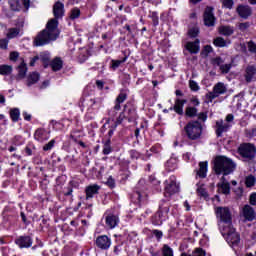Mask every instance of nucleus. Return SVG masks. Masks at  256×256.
Wrapping results in <instances>:
<instances>
[{"mask_svg": "<svg viewBox=\"0 0 256 256\" xmlns=\"http://www.w3.org/2000/svg\"><path fill=\"white\" fill-rule=\"evenodd\" d=\"M237 165L231 158L227 156H216L213 161L212 171L217 177L231 175L235 171Z\"/></svg>", "mask_w": 256, "mask_h": 256, "instance_id": "nucleus-1", "label": "nucleus"}, {"mask_svg": "<svg viewBox=\"0 0 256 256\" xmlns=\"http://www.w3.org/2000/svg\"><path fill=\"white\" fill-rule=\"evenodd\" d=\"M149 188L145 181L140 180L130 193V201L136 207H143L149 203Z\"/></svg>", "mask_w": 256, "mask_h": 256, "instance_id": "nucleus-2", "label": "nucleus"}, {"mask_svg": "<svg viewBox=\"0 0 256 256\" xmlns=\"http://www.w3.org/2000/svg\"><path fill=\"white\" fill-rule=\"evenodd\" d=\"M171 200L162 199L159 202L158 210L151 216L150 221L155 227H161L167 219H169V211L171 210Z\"/></svg>", "mask_w": 256, "mask_h": 256, "instance_id": "nucleus-3", "label": "nucleus"}, {"mask_svg": "<svg viewBox=\"0 0 256 256\" xmlns=\"http://www.w3.org/2000/svg\"><path fill=\"white\" fill-rule=\"evenodd\" d=\"M118 123H123V121H128V123H135L137 119H139V115L137 114V104L135 101L129 100L123 106L122 112L119 113V116L116 118Z\"/></svg>", "mask_w": 256, "mask_h": 256, "instance_id": "nucleus-4", "label": "nucleus"}, {"mask_svg": "<svg viewBox=\"0 0 256 256\" xmlns=\"http://www.w3.org/2000/svg\"><path fill=\"white\" fill-rule=\"evenodd\" d=\"M184 133L189 141H197L203 135V124L199 120H191L184 126Z\"/></svg>", "mask_w": 256, "mask_h": 256, "instance_id": "nucleus-5", "label": "nucleus"}, {"mask_svg": "<svg viewBox=\"0 0 256 256\" xmlns=\"http://www.w3.org/2000/svg\"><path fill=\"white\" fill-rule=\"evenodd\" d=\"M128 97H129V89L127 88L121 89L114 101V106L108 111L109 117H112V119H115V117H117L119 111H121V104L125 103V100Z\"/></svg>", "mask_w": 256, "mask_h": 256, "instance_id": "nucleus-6", "label": "nucleus"}, {"mask_svg": "<svg viewBox=\"0 0 256 256\" xmlns=\"http://www.w3.org/2000/svg\"><path fill=\"white\" fill-rule=\"evenodd\" d=\"M59 34L49 33L47 29L42 30L34 39V45L36 47H43V45H49L51 41H57Z\"/></svg>", "mask_w": 256, "mask_h": 256, "instance_id": "nucleus-7", "label": "nucleus"}, {"mask_svg": "<svg viewBox=\"0 0 256 256\" xmlns=\"http://www.w3.org/2000/svg\"><path fill=\"white\" fill-rule=\"evenodd\" d=\"M119 125H121V123H118V120H114L112 118H107L106 122L103 124V126L101 127L100 131L101 133L105 134L104 135V139H106V141H111V138L113 137V135L115 134V131H117V127H119Z\"/></svg>", "mask_w": 256, "mask_h": 256, "instance_id": "nucleus-8", "label": "nucleus"}, {"mask_svg": "<svg viewBox=\"0 0 256 256\" xmlns=\"http://www.w3.org/2000/svg\"><path fill=\"white\" fill-rule=\"evenodd\" d=\"M164 185V199H169L171 201V197L179 193V184L175 181V176H171L169 180H166Z\"/></svg>", "mask_w": 256, "mask_h": 256, "instance_id": "nucleus-9", "label": "nucleus"}, {"mask_svg": "<svg viewBox=\"0 0 256 256\" xmlns=\"http://www.w3.org/2000/svg\"><path fill=\"white\" fill-rule=\"evenodd\" d=\"M238 154L243 157V159H255L256 147L252 143H242L238 147Z\"/></svg>", "mask_w": 256, "mask_h": 256, "instance_id": "nucleus-10", "label": "nucleus"}, {"mask_svg": "<svg viewBox=\"0 0 256 256\" xmlns=\"http://www.w3.org/2000/svg\"><path fill=\"white\" fill-rule=\"evenodd\" d=\"M2 217L5 223H9V225H13L19 219V213L17 212V208L13 206H5L2 211Z\"/></svg>", "mask_w": 256, "mask_h": 256, "instance_id": "nucleus-11", "label": "nucleus"}, {"mask_svg": "<svg viewBox=\"0 0 256 256\" xmlns=\"http://www.w3.org/2000/svg\"><path fill=\"white\" fill-rule=\"evenodd\" d=\"M203 23L205 27H215L217 17H215V8L213 6H206L203 12Z\"/></svg>", "mask_w": 256, "mask_h": 256, "instance_id": "nucleus-12", "label": "nucleus"}, {"mask_svg": "<svg viewBox=\"0 0 256 256\" xmlns=\"http://www.w3.org/2000/svg\"><path fill=\"white\" fill-rule=\"evenodd\" d=\"M216 217H220L222 223L226 225L233 224V217L231 216V210L228 207L219 206L215 210Z\"/></svg>", "mask_w": 256, "mask_h": 256, "instance_id": "nucleus-13", "label": "nucleus"}, {"mask_svg": "<svg viewBox=\"0 0 256 256\" xmlns=\"http://www.w3.org/2000/svg\"><path fill=\"white\" fill-rule=\"evenodd\" d=\"M111 243V237L107 235H99L94 241L95 246L97 249H100V251H109V249H111Z\"/></svg>", "mask_w": 256, "mask_h": 256, "instance_id": "nucleus-14", "label": "nucleus"}, {"mask_svg": "<svg viewBox=\"0 0 256 256\" xmlns=\"http://www.w3.org/2000/svg\"><path fill=\"white\" fill-rule=\"evenodd\" d=\"M185 105H187V99L176 97L174 99V105L169 108V111H174L176 115L183 117L185 115Z\"/></svg>", "mask_w": 256, "mask_h": 256, "instance_id": "nucleus-15", "label": "nucleus"}, {"mask_svg": "<svg viewBox=\"0 0 256 256\" xmlns=\"http://www.w3.org/2000/svg\"><path fill=\"white\" fill-rule=\"evenodd\" d=\"M14 243L19 249H29L33 246V237L29 235L18 236Z\"/></svg>", "mask_w": 256, "mask_h": 256, "instance_id": "nucleus-16", "label": "nucleus"}, {"mask_svg": "<svg viewBox=\"0 0 256 256\" xmlns=\"http://www.w3.org/2000/svg\"><path fill=\"white\" fill-rule=\"evenodd\" d=\"M229 129H231V124L225 123L223 119L216 121L215 134L218 139L223 137V133L229 132Z\"/></svg>", "mask_w": 256, "mask_h": 256, "instance_id": "nucleus-17", "label": "nucleus"}, {"mask_svg": "<svg viewBox=\"0 0 256 256\" xmlns=\"http://www.w3.org/2000/svg\"><path fill=\"white\" fill-rule=\"evenodd\" d=\"M50 137L51 132L45 128H37L34 132V139L35 141H38V143L49 141Z\"/></svg>", "mask_w": 256, "mask_h": 256, "instance_id": "nucleus-18", "label": "nucleus"}, {"mask_svg": "<svg viewBox=\"0 0 256 256\" xmlns=\"http://www.w3.org/2000/svg\"><path fill=\"white\" fill-rule=\"evenodd\" d=\"M81 137H83V131L79 129H74L70 133V139L74 141L77 145H80L82 149H87V144L81 140Z\"/></svg>", "mask_w": 256, "mask_h": 256, "instance_id": "nucleus-19", "label": "nucleus"}, {"mask_svg": "<svg viewBox=\"0 0 256 256\" xmlns=\"http://www.w3.org/2000/svg\"><path fill=\"white\" fill-rule=\"evenodd\" d=\"M104 217H105L106 227H108V229H115V227L119 225V216L113 213H109V214L105 213Z\"/></svg>", "mask_w": 256, "mask_h": 256, "instance_id": "nucleus-20", "label": "nucleus"}, {"mask_svg": "<svg viewBox=\"0 0 256 256\" xmlns=\"http://www.w3.org/2000/svg\"><path fill=\"white\" fill-rule=\"evenodd\" d=\"M53 15L54 19H63V17H65V4L61 1H57L53 5Z\"/></svg>", "mask_w": 256, "mask_h": 256, "instance_id": "nucleus-21", "label": "nucleus"}, {"mask_svg": "<svg viewBox=\"0 0 256 256\" xmlns=\"http://www.w3.org/2000/svg\"><path fill=\"white\" fill-rule=\"evenodd\" d=\"M236 13H238L241 19H249V17H251L252 10L250 6L240 4L236 8Z\"/></svg>", "mask_w": 256, "mask_h": 256, "instance_id": "nucleus-22", "label": "nucleus"}, {"mask_svg": "<svg viewBox=\"0 0 256 256\" xmlns=\"http://www.w3.org/2000/svg\"><path fill=\"white\" fill-rule=\"evenodd\" d=\"M201 41L199 39H196L193 42H187L185 45L186 51L190 52L191 55H197L199 51L201 50L200 46Z\"/></svg>", "mask_w": 256, "mask_h": 256, "instance_id": "nucleus-23", "label": "nucleus"}, {"mask_svg": "<svg viewBox=\"0 0 256 256\" xmlns=\"http://www.w3.org/2000/svg\"><path fill=\"white\" fill-rule=\"evenodd\" d=\"M101 190V186L98 184H92L85 188L86 200L93 199L95 195H99V191Z\"/></svg>", "mask_w": 256, "mask_h": 256, "instance_id": "nucleus-24", "label": "nucleus"}, {"mask_svg": "<svg viewBox=\"0 0 256 256\" xmlns=\"http://www.w3.org/2000/svg\"><path fill=\"white\" fill-rule=\"evenodd\" d=\"M164 167L167 173H173V171H177V169H179V159L171 157L168 161H166Z\"/></svg>", "mask_w": 256, "mask_h": 256, "instance_id": "nucleus-25", "label": "nucleus"}, {"mask_svg": "<svg viewBox=\"0 0 256 256\" xmlns=\"http://www.w3.org/2000/svg\"><path fill=\"white\" fill-rule=\"evenodd\" d=\"M207 171H209V162H199V169L196 170V175L199 179H205L207 177Z\"/></svg>", "mask_w": 256, "mask_h": 256, "instance_id": "nucleus-26", "label": "nucleus"}, {"mask_svg": "<svg viewBox=\"0 0 256 256\" xmlns=\"http://www.w3.org/2000/svg\"><path fill=\"white\" fill-rule=\"evenodd\" d=\"M218 33L223 37H231L235 33V27L231 25H220L218 27Z\"/></svg>", "mask_w": 256, "mask_h": 256, "instance_id": "nucleus-27", "label": "nucleus"}, {"mask_svg": "<svg viewBox=\"0 0 256 256\" xmlns=\"http://www.w3.org/2000/svg\"><path fill=\"white\" fill-rule=\"evenodd\" d=\"M24 26L25 24L23 22H18L15 28H9L7 33V39H15V37H17L19 33H21V29H23Z\"/></svg>", "mask_w": 256, "mask_h": 256, "instance_id": "nucleus-28", "label": "nucleus"}, {"mask_svg": "<svg viewBox=\"0 0 256 256\" xmlns=\"http://www.w3.org/2000/svg\"><path fill=\"white\" fill-rule=\"evenodd\" d=\"M243 217L246 221H254L255 220V209L251 207L249 204H246L243 207Z\"/></svg>", "mask_w": 256, "mask_h": 256, "instance_id": "nucleus-29", "label": "nucleus"}, {"mask_svg": "<svg viewBox=\"0 0 256 256\" xmlns=\"http://www.w3.org/2000/svg\"><path fill=\"white\" fill-rule=\"evenodd\" d=\"M127 59H129V56H127L126 54H124V57L120 60L112 59L110 61L109 69H111V71H117V69H119V67H121L123 63L127 62Z\"/></svg>", "mask_w": 256, "mask_h": 256, "instance_id": "nucleus-30", "label": "nucleus"}, {"mask_svg": "<svg viewBox=\"0 0 256 256\" xmlns=\"http://www.w3.org/2000/svg\"><path fill=\"white\" fill-rule=\"evenodd\" d=\"M218 193L222 195H231V184L229 182H220L217 184Z\"/></svg>", "mask_w": 256, "mask_h": 256, "instance_id": "nucleus-31", "label": "nucleus"}, {"mask_svg": "<svg viewBox=\"0 0 256 256\" xmlns=\"http://www.w3.org/2000/svg\"><path fill=\"white\" fill-rule=\"evenodd\" d=\"M245 73V80L247 81V83H251V81H253V77H255L256 75V67L253 65L247 66Z\"/></svg>", "mask_w": 256, "mask_h": 256, "instance_id": "nucleus-32", "label": "nucleus"}, {"mask_svg": "<svg viewBox=\"0 0 256 256\" xmlns=\"http://www.w3.org/2000/svg\"><path fill=\"white\" fill-rule=\"evenodd\" d=\"M58 27H59V19L52 18L46 24V31H48L49 33H55Z\"/></svg>", "mask_w": 256, "mask_h": 256, "instance_id": "nucleus-33", "label": "nucleus"}, {"mask_svg": "<svg viewBox=\"0 0 256 256\" xmlns=\"http://www.w3.org/2000/svg\"><path fill=\"white\" fill-rule=\"evenodd\" d=\"M213 91L218 97L219 95H225L227 93V86L223 82H218L214 85Z\"/></svg>", "mask_w": 256, "mask_h": 256, "instance_id": "nucleus-34", "label": "nucleus"}, {"mask_svg": "<svg viewBox=\"0 0 256 256\" xmlns=\"http://www.w3.org/2000/svg\"><path fill=\"white\" fill-rule=\"evenodd\" d=\"M73 185H75V182L70 181L68 185L62 189V191L60 192V195H63L64 197L73 198Z\"/></svg>", "mask_w": 256, "mask_h": 256, "instance_id": "nucleus-35", "label": "nucleus"}, {"mask_svg": "<svg viewBox=\"0 0 256 256\" xmlns=\"http://www.w3.org/2000/svg\"><path fill=\"white\" fill-rule=\"evenodd\" d=\"M199 110L197 109V107H193V106H187L185 108V112L184 115L185 117H188V119H195V117H197V114Z\"/></svg>", "mask_w": 256, "mask_h": 256, "instance_id": "nucleus-36", "label": "nucleus"}, {"mask_svg": "<svg viewBox=\"0 0 256 256\" xmlns=\"http://www.w3.org/2000/svg\"><path fill=\"white\" fill-rule=\"evenodd\" d=\"M49 66H51L52 71H61V69H63V60H61L59 57H56L50 61Z\"/></svg>", "mask_w": 256, "mask_h": 256, "instance_id": "nucleus-37", "label": "nucleus"}, {"mask_svg": "<svg viewBox=\"0 0 256 256\" xmlns=\"http://www.w3.org/2000/svg\"><path fill=\"white\" fill-rule=\"evenodd\" d=\"M10 119L13 123H18L21 118V111L19 108H11L9 111Z\"/></svg>", "mask_w": 256, "mask_h": 256, "instance_id": "nucleus-38", "label": "nucleus"}, {"mask_svg": "<svg viewBox=\"0 0 256 256\" xmlns=\"http://www.w3.org/2000/svg\"><path fill=\"white\" fill-rule=\"evenodd\" d=\"M41 79V75L38 72H32L29 74L27 79V85L28 87H31V85H35Z\"/></svg>", "mask_w": 256, "mask_h": 256, "instance_id": "nucleus-39", "label": "nucleus"}, {"mask_svg": "<svg viewBox=\"0 0 256 256\" xmlns=\"http://www.w3.org/2000/svg\"><path fill=\"white\" fill-rule=\"evenodd\" d=\"M161 256H175V252L173 251V248L169 246V244H163L160 249Z\"/></svg>", "mask_w": 256, "mask_h": 256, "instance_id": "nucleus-40", "label": "nucleus"}, {"mask_svg": "<svg viewBox=\"0 0 256 256\" xmlns=\"http://www.w3.org/2000/svg\"><path fill=\"white\" fill-rule=\"evenodd\" d=\"M103 105V98L97 97L90 99V107L94 110L101 109Z\"/></svg>", "mask_w": 256, "mask_h": 256, "instance_id": "nucleus-41", "label": "nucleus"}, {"mask_svg": "<svg viewBox=\"0 0 256 256\" xmlns=\"http://www.w3.org/2000/svg\"><path fill=\"white\" fill-rule=\"evenodd\" d=\"M35 151H37V146L33 142H28L26 147L24 148V153L27 157H31V155H35Z\"/></svg>", "mask_w": 256, "mask_h": 256, "instance_id": "nucleus-42", "label": "nucleus"}, {"mask_svg": "<svg viewBox=\"0 0 256 256\" xmlns=\"http://www.w3.org/2000/svg\"><path fill=\"white\" fill-rule=\"evenodd\" d=\"M39 60L41 61L44 69H47L51 64V56L47 53H41L39 56Z\"/></svg>", "mask_w": 256, "mask_h": 256, "instance_id": "nucleus-43", "label": "nucleus"}, {"mask_svg": "<svg viewBox=\"0 0 256 256\" xmlns=\"http://www.w3.org/2000/svg\"><path fill=\"white\" fill-rule=\"evenodd\" d=\"M148 18L151 19L153 27H159V13L157 11H149Z\"/></svg>", "mask_w": 256, "mask_h": 256, "instance_id": "nucleus-44", "label": "nucleus"}, {"mask_svg": "<svg viewBox=\"0 0 256 256\" xmlns=\"http://www.w3.org/2000/svg\"><path fill=\"white\" fill-rule=\"evenodd\" d=\"M228 237L230 238L232 245H238L239 243H241V236L239 235V233L228 232Z\"/></svg>", "mask_w": 256, "mask_h": 256, "instance_id": "nucleus-45", "label": "nucleus"}, {"mask_svg": "<svg viewBox=\"0 0 256 256\" xmlns=\"http://www.w3.org/2000/svg\"><path fill=\"white\" fill-rule=\"evenodd\" d=\"M128 153H129L130 159H131L132 161H137V160H139V159H142V160L145 159L144 156H143V154H142L141 152L137 151L136 149L129 150Z\"/></svg>", "mask_w": 256, "mask_h": 256, "instance_id": "nucleus-46", "label": "nucleus"}, {"mask_svg": "<svg viewBox=\"0 0 256 256\" xmlns=\"http://www.w3.org/2000/svg\"><path fill=\"white\" fill-rule=\"evenodd\" d=\"M213 45L214 47H227V40H225V38L218 36L216 38L213 39Z\"/></svg>", "mask_w": 256, "mask_h": 256, "instance_id": "nucleus-47", "label": "nucleus"}, {"mask_svg": "<svg viewBox=\"0 0 256 256\" xmlns=\"http://www.w3.org/2000/svg\"><path fill=\"white\" fill-rule=\"evenodd\" d=\"M80 17L81 10L78 7L72 8L69 14V19H71V21H75V19H79Z\"/></svg>", "mask_w": 256, "mask_h": 256, "instance_id": "nucleus-48", "label": "nucleus"}, {"mask_svg": "<svg viewBox=\"0 0 256 256\" xmlns=\"http://www.w3.org/2000/svg\"><path fill=\"white\" fill-rule=\"evenodd\" d=\"M102 153L103 155H110V153H113V147H111V140H105Z\"/></svg>", "mask_w": 256, "mask_h": 256, "instance_id": "nucleus-49", "label": "nucleus"}, {"mask_svg": "<svg viewBox=\"0 0 256 256\" xmlns=\"http://www.w3.org/2000/svg\"><path fill=\"white\" fill-rule=\"evenodd\" d=\"M13 73V66L3 64L0 65V75H11Z\"/></svg>", "mask_w": 256, "mask_h": 256, "instance_id": "nucleus-50", "label": "nucleus"}, {"mask_svg": "<svg viewBox=\"0 0 256 256\" xmlns=\"http://www.w3.org/2000/svg\"><path fill=\"white\" fill-rule=\"evenodd\" d=\"M27 75V64H25L24 62H22L19 66H18V77H20V79H24V77Z\"/></svg>", "mask_w": 256, "mask_h": 256, "instance_id": "nucleus-51", "label": "nucleus"}, {"mask_svg": "<svg viewBox=\"0 0 256 256\" xmlns=\"http://www.w3.org/2000/svg\"><path fill=\"white\" fill-rule=\"evenodd\" d=\"M50 125H52L54 131H63V129H65V124L61 121L51 120Z\"/></svg>", "mask_w": 256, "mask_h": 256, "instance_id": "nucleus-52", "label": "nucleus"}, {"mask_svg": "<svg viewBox=\"0 0 256 256\" xmlns=\"http://www.w3.org/2000/svg\"><path fill=\"white\" fill-rule=\"evenodd\" d=\"M8 4L10 5L11 11H21V2L19 0H9Z\"/></svg>", "mask_w": 256, "mask_h": 256, "instance_id": "nucleus-53", "label": "nucleus"}, {"mask_svg": "<svg viewBox=\"0 0 256 256\" xmlns=\"http://www.w3.org/2000/svg\"><path fill=\"white\" fill-rule=\"evenodd\" d=\"M59 141V137H55L43 146V151H51L55 147V143Z\"/></svg>", "mask_w": 256, "mask_h": 256, "instance_id": "nucleus-54", "label": "nucleus"}, {"mask_svg": "<svg viewBox=\"0 0 256 256\" xmlns=\"http://www.w3.org/2000/svg\"><path fill=\"white\" fill-rule=\"evenodd\" d=\"M196 193L198 197H202L203 199H209V192L203 186L197 188Z\"/></svg>", "mask_w": 256, "mask_h": 256, "instance_id": "nucleus-55", "label": "nucleus"}, {"mask_svg": "<svg viewBox=\"0 0 256 256\" xmlns=\"http://www.w3.org/2000/svg\"><path fill=\"white\" fill-rule=\"evenodd\" d=\"M256 178L253 175H249L245 178V185L248 188L255 187Z\"/></svg>", "mask_w": 256, "mask_h": 256, "instance_id": "nucleus-56", "label": "nucleus"}, {"mask_svg": "<svg viewBox=\"0 0 256 256\" xmlns=\"http://www.w3.org/2000/svg\"><path fill=\"white\" fill-rule=\"evenodd\" d=\"M199 27H192L188 30V37H190V39H195L199 36Z\"/></svg>", "mask_w": 256, "mask_h": 256, "instance_id": "nucleus-57", "label": "nucleus"}, {"mask_svg": "<svg viewBox=\"0 0 256 256\" xmlns=\"http://www.w3.org/2000/svg\"><path fill=\"white\" fill-rule=\"evenodd\" d=\"M213 53V46L212 45H206L203 47L201 51V56L202 57H209V54Z\"/></svg>", "mask_w": 256, "mask_h": 256, "instance_id": "nucleus-58", "label": "nucleus"}, {"mask_svg": "<svg viewBox=\"0 0 256 256\" xmlns=\"http://www.w3.org/2000/svg\"><path fill=\"white\" fill-rule=\"evenodd\" d=\"M151 235L155 237L156 241H161L163 239V231L159 229H153L151 230Z\"/></svg>", "mask_w": 256, "mask_h": 256, "instance_id": "nucleus-59", "label": "nucleus"}, {"mask_svg": "<svg viewBox=\"0 0 256 256\" xmlns=\"http://www.w3.org/2000/svg\"><path fill=\"white\" fill-rule=\"evenodd\" d=\"M20 219L23 225H25V227H29V225H31V220L27 217V214H25L23 211L20 212Z\"/></svg>", "mask_w": 256, "mask_h": 256, "instance_id": "nucleus-60", "label": "nucleus"}, {"mask_svg": "<svg viewBox=\"0 0 256 256\" xmlns=\"http://www.w3.org/2000/svg\"><path fill=\"white\" fill-rule=\"evenodd\" d=\"M111 39H113V36H111V33L106 32L102 34V41H104V45H109V43H111Z\"/></svg>", "mask_w": 256, "mask_h": 256, "instance_id": "nucleus-61", "label": "nucleus"}, {"mask_svg": "<svg viewBox=\"0 0 256 256\" xmlns=\"http://www.w3.org/2000/svg\"><path fill=\"white\" fill-rule=\"evenodd\" d=\"M249 53H256V43L253 40L247 42Z\"/></svg>", "mask_w": 256, "mask_h": 256, "instance_id": "nucleus-62", "label": "nucleus"}, {"mask_svg": "<svg viewBox=\"0 0 256 256\" xmlns=\"http://www.w3.org/2000/svg\"><path fill=\"white\" fill-rule=\"evenodd\" d=\"M206 255H207V252L203 250V248H196L192 252V256H206Z\"/></svg>", "mask_w": 256, "mask_h": 256, "instance_id": "nucleus-63", "label": "nucleus"}, {"mask_svg": "<svg viewBox=\"0 0 256 256\" xmlns=\"http://www.w3.org/2000/svg\"><path fill=\"white\" fill-rule=\"evenodd\" d=\"M148 251H149L151 256H161V250H157L153 246H150L148 248Z\"/></svg>", "mask_w": 256, "mask_h": 256, "instance_id": "nucleus-64", "label": "nucleus"}]
</instances>
